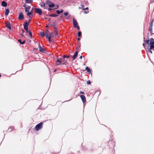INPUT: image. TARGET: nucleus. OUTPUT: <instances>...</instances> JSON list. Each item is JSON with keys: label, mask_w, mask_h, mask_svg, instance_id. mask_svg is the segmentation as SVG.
<instances>
[{"label": "nucleus", "mask_w": 154, "mask_h": 154, "mask_svg": "<svg viewBox=\"0 0 154 154\" xmlns=\"http://www.w3.org/2000/svg\"><path fill=\"white\" fill-rule=\"evenodd\" d=\"M144 41L145 42L146 44L148 45H150V50H152L154 48V39L151 38L150 39L144 40Z\"/></svg>", "instance_id": "1"}, {"label": "nucleus", "mask_w": 154, "mask_h": 154, "mask_svg": "<svg viewBox=\"0 0 154 154\" xmlns=\"http://www.w3.org/2000/svg\"><path fill=\"white\" fill-rule=\"evenodd\" d=\"M43 124V123L42 122H41L37 124L35 127V130L36 131H37L41 129L42 128Z\"/></svg>", "instance_id": "2"}, {"label": "nucleus", "mask_w": 154, "mask_h": 154, "mask_svg": "<svg viewBox=\"0 0 154 154\" xmlns=\"http://www.w3.org/2000/svg\"><path fill=\"white\" fill-rule=\"evenodd\" d=\"M35 12L37 14H38L39 15H41L42 14V10L39 8H35Z\"/></svg>", "instance_id": "3"}, {"label": "nucleus", "mask_w": 154, "mask_h": 154, "mask_svg": "<svg viewBox=\"0 0 154 154\" xmlns=\"http://www.w3.org/2000/svg\"><path fill=\"white\" fill-rule=\"evenodd\" d=\"M47 3L50 8H53L54 6V4L49 0L47 1Z\"/></svg>", "instance_id": "4"}, {"label": "nucleus", "mask_w": 154, "mask_h": 154, "mask_svg": "<svg viewBox=\"0 0 154 154\" xmlns=\"http://www.w3.org/2000/svg\"><path fill=\"white\" fill-rule=\"evenodd\" d=\"M73 25L74 28H76V26H78V23L76 20L74 18L73 19Z\"/></svg>", "instance_id": "5"}, {"label": "nucleus", "mask_w": 154, "mask_h": 154, "mask_svg": "<svg viewBox=\"0 0 154 154\" xmlns=\"http://www.w3.org/2000/svg\"><path fill=\"white\" fill-rule=\"evenodd\" d=\"M80 97L83 103H85L86 102V99L85 96L83 95L80 96Z\"/></svg>", "instance_id": "6"}, {"label": "nucleus", "mask_w": 154, "mask_h": 154, "mask_svg": "<svg viewBox=\"0 0 154 154\" xmlns=\"http://www.w3.org/2000/svg\"><path fill=\"white\" fill-rule=\"evenodd\" d=\"M60 60H61L62 64L63 65L66 64L67 63V60H66L63 57L60 58Z\"/></svg>", "instance_id": "7"}, {"label": "nucleus", "mask_w": 154, "mask_h": 154, "mask_svg": "<svg viewBox=\"0 0 154 154\" xmlns=\"http://www.w3.org/2000/svg\"><path fill=\"white\" fill-rule=\"evenodd\" d=\"M18 19L20 20H22L24 19V16L22 12H20L19 14Z\"/></svg>", "instance_id": "8"}, {"label": "nucleus", "mask_w": 154, "mask_h": 154, "mask_svg": "<svg viewBox=\"0 0 154 154\" xmlns=\"http://www.w3.org/2000/svg\"><path fill=\"white\" fill-rule=\"evenodd\" d=\"M56 65L57 66H59L61 65L62 64V63L61 62V60H60V58H57L56 61Z\"/></svg>", "instance_id": "9"}, {"label": "nucleus", "mask_w": 154, "mask_h": 154, "mask_svg": "<svg viewBox=\"0 0 154 154\" xmlns=\"http://www.w3.org/2000/svg\"><path fill=\"white\" fill-rule=\"evenodd\" d=\"M29 23H28V22H25L23 25V28L24 29H26L28 28V25L29 24Z\"/></svg>", "instance_id": "10"}, {"label": "nucleus", "mask_w": 154, "mask_h": 154, "mask_svg": "<svg viewBox=\"0 0 154 154\" xmlns=\"http://www.w3.org/2000/svg\"><path fill=\"white\" fill-rule=\"evenodd\" d=\"M27 15L29 17H32L33 14H32V11L27 12L26 13Z\"/></svg>", "instance_id": "11"}, {"label": "nucleus", "mask_w": 154, "mask_h": 154, "mask_svg": "<svg viewBox=\"0 0 154 154\" xmlns=\"http://www.w3.org/2000/svg\"><path fill=\"white\" fill-rule=\"evenodd\" d=\"M78 54V52L77 51H76L75 53V54H74V55L72 57V59L73 60L75 59L77 56Z\"/></svg>", "instance_id": "12"}, {"label": "nucleus", "mask_w": 154, "mask_h": 154, "mask_svg": "<svg viewBox=\"0 0 154 154\" xmlns=\"http://www.w3.org/2000/svg\"><path fill=\"white\" fill-rule=\"evenodd\" d=\"M5 23L6 27H7L9 29L11 30V26L10 23V22H6Z\"/></svg>", "instance_id": "13"}, {"label": "nucleus", "mask_w": 154, "mask_h": 154, "mask_svg": "<svg viewBox=\"0 0 154 154\" xmlns=\"http://www.w3.org/2000/svg\"><path fill=\"white\" fill-rule=\"evenodd\" d=\"M30 8L31 7L30 6L27 5L26 7L25 8V12H29Z\"/></svg>", "instance_id": "14"}, {"label": "nucleus", "mask_w": 154, "mask_h": 154, "mask_svg": "<svg viewBox=\"0 0 154 154\" xmlns=\"http://www.w3.org/2000/svg\"><path fill=\"white\" fill-rule=\"evenodd\" d=\"M2 5L4 7H6L7 6V3L5 1H2Z\"/></svg>", "instance_id": "15"}, {"label": "nucleus", "mask_w": 154, "mask_h": 154, "mask_svg": "<svg viewBox=\"0 0 154 154\" xmlns=\"http://www.w3.org/2000/svg\"><path fill=\"white\" fill-rule=\"evenodd\" d=\"M33 2V0H25V2L27 3H32Z\"/></svg>", "instance_id": "16"}, {"label": "nucleus", "mask_w": 154, "mask_h": 154, "mask_svg": "<svg viewBox=\"0 0 154 154\" xmlns=\"http://www.w3.org/2000/svg\"><path fill=\"white\" fill-rule=\"evenodd\" d=\"M39 51L41 52H43L45 51L44 48H42L40 46H39Z\"/></svg>", "instance_id": "17"}, {"label": "nucleus", "mask_w": 154, "mask_h": 154, "mask_svg": "<svg viewBox=\"0 0 154 154\" xmlns=\"http://www.w3.org/2000/svg\"><path fill=\"white\" fill-rule=\"evenodd\" d=\"M9 12V10L8 9H7L5 10V16H7L8 15V14Z\"/></svg>", "instance_id": "18"}, {"label": "nucleus", "mask_w": 154, "mask_h": 154, "mask_svg": "<svg viewBox=\"0 0 154 154\" xmlns=\"http://www.w3.org/2000/svg\"><path fill=\"white\" fill-rule=\"evenodd\" d=\"M85 70H86L87 71V72H88L89 73H91V70L88 67H86Z\"/></svg>", "instance_id": "19"}, {"label": "nucleus", "mask_w": 154, "mask_h": 154, "mask_svg": "<svg viewBox=\"0 0 154 154\" xmlns=\"http://www.w3.org/2000/svg\"><path fill=\"white\" fill-rule=\"evenodd\" d=\"M18 42H19V43L20 44H21L22 45H23V44H24L25 43L26 41H25L24 40V41H23V42H22L21 41V40L20 39H19L18 40Z\"/></svg>", "instance_id": "20"}, {"label": "nucleus", "mask_w": 154, "mask_h": 154, "mask_svg": "<svg viewBox=\"0 0 154 154\" xmlns=\"http://www.w3.org/2000/svg\"><path fill=\"white\" fill-rule=\"evenodd\" d=\"M40 35L41 37H42L44 36L45 35V32H41L40 33Z\"/></svg>", "instance_id": "21"}, {"label": "nucleus", "mask_w": 154, "mask_h": 154, "mask_svg": "<svg viewBox=\"0 0 154 154\" xmlns=\"http://www.w3.org/2000/svg\"><path fill=\"white\" fill-rule=\"evenodd\" d=\"M58 31H54V33H55V37H58L59 36V35H58V34L57 32Z\"/></svg>", "instance_id": "22"}, {"label": "nucleus", "mask_w": 154, "mask_h": 154, "mask_svg": "<svg viewBox=\"0 0 154 154\" xmlns=\"http://www.w3.org/2000/svg\"><path fill=\"white\" fill-rule=\"evenodd\" d=\"M58 16V15L56 14H52L49 15V16L50 17H57Z\"/></svg>", "instance_id": "23"}, {"label": "nucleus", "mask_w": 154, "mask_h": 154, "mask_svg": "<svg viewBox=\"0 0 154 154\" xmlns=\"http://www.w3.org/2000/svg\"><path fill=\"white\" fill-rule=\"evenodd\" d=\"M50 25L54 28L56 26V23L55 22H53L50 24Z\"/></svg>", "instance_id": "24"}, {"label": "nucleus", "mask_w": 154, "mask_h": 154, "mask_svg": "<svg viewBox=\"0 0 154 154\" xmlns=\"http://www.w3.org/2000/svg\"><path fill=\"white\" fill-rule=\"evenodd\" d=\"M80 5L81 6L80 7H79V9H82L84 7V5L83 3H82L80 4Z\"/></svg>", "instance_id": "25"}, {"label": "nucleus", "mask_w": 154, "mask_h": 154, "mask_svg": "<svg viewBox=\"0 0 154 154\" xmlns=\"http://www.w3.org/2000/svg\"><path fill=\"white\" fill-rule=\"evenodd\" d=\"M49 36H50L51 37H53L54 36V32H51L49 35Z\"/></svg>", "instance_id": "26"}, {"label": "nucleus", "mask_w": 154, "mask_h": 154, "mask_svg": "<svg viewBox=\"0 0 154 154\" xmlns=\"http://www.w3.org/2000/svg\"><path fill=\"white\" fill-rule=\"evenodd\" d=\"M41 6L43 7L44 9H45L46 8V6L44 3H43L42 5Z\"/></svg>", "instance_id": "27"}, {"label": "nucleus", "mask_w": 154, "mask_h": 154, "mask_svg": "<svg viewBox=\"0 0 154 154\" xmlns=\"http://www.w3.org/2000/svg\"><path fill=\"white\" fill-rule=\"evenodd\" d=\"M149 29V31H150V32H151L152 30V26H150Z\"/></svg>", "instance_id": "28"}, {"label": "nucleus", "mask_w": 154, "mask_h": 154, "mask_svg": "<svg viewBox=\"0 0 154 154\" xmlns=\"http://www.w3.org/2000/svg\"><path fill=\"white\" fill-rule=\"evenodd\" d=\"M28 33H29V35L30 36V37H32V32L30 31H29L28 32Z\"/></svg>", "instance_id": "29"}, {"label": "nucleus", "mask_w": 154, "mask_h": 154, "mask_svg": "<svg viewBox=\"0 0 154 154\" xmlns=\"http://www.w3.org/2000/svg\"><path fill=\"white\" fill-rule=\"evenodd\" d=\"M48 29H47L45 32V35H48Z\"/></svg>", "instance_id": "30"}, {"label": "nucleus", "mask_w": 154, "mask_h": 154, "mask_svg": "<svg viewBox=\"0 0 154 154\" xmlns=\"http://www.w3.org/2000/svg\"><path fill=\"white\" fill-rule=\"evenodd\" d=\"M81 32L80 31H79L78 33V36L80 37L81 35Z\"/></svg>", "instance_id": "31"}, {"label": "nucleus", "mask_w": 154, "mask_h": 154, "mask_svg": "<svg viewBox=\"0 0 154 154\" xmlns=\"http://www.w3.org/2000/svg\"><path fill=\"white\" fill-rule=\"evenodd\" d=\"M63 14L65 16H66L68 15V13L67 12H64V13Z\"/></svg>", "instance_id": "32"}, {"label": "nucleus", "mask_w": 154, "mask_h": 154, "mask_svg": "<svg viewBox=\"0 0 154 154\" xmlns=\"http://www.w3.org/2000/svg\"><path fill=\"white\" fill-rule=\"evenodd\" d=\"M51 37H50V36H49L48 37V39L49 41V42H51Z\"/></svg>", "instance_id": "33"}, {"label": "nucleus", "mask_w": 154, "mask_h": 154, "mask_svg": "<svg viewBox=\"0 0 154 154\" xmlns=\"http://www.w3.org/2000/svg\"><path fill=\"white\" fill-rule=\"evenodd\" d=\"M86 83L88 85H89L91 84V81H90V80H88V81L87 82H86Z\"/></svg>", "instance_id": "34"}, {"label": "nucleus", "mask_w": 154, "mask_h": 154, "mask_svg": "<svg viewBox=\"0 0 154 154\" xmlns=\"http://www.w3.org/2000/svg\"><path fill=\"white\" fill-rule=\"evenodd\" d=\"M69 57L68 56L64 55L63 56V57L65 59V58H69Z\"/></svg>", "instance_id": "35"}, {"label": "nucleus", "mask_w": 154, "mask_h": 154, "mask_svg": "<svg viewBox=\"0 0 154 154\" xmlns=\"http://www.w3.org/2000/svg\"><path fill=\"white\" fill-rule=\"evenodd\" d=\"M29 20L28 21V23H29L30 22V20H31L32 19V17H29Z\"/></svg>", "instance_id": "36"}, {"label": "nucleus", "mask_w": 154, "mask_h": 154, "mask_svg": "<svg viewBox=\"0 0 154 154\" xmlns=\"http://www.w3.org/2000/svg\"><path fill=\"white\" fill-rule=\"evenodd\" d=\"M54 29H55V30H54V31H58L57 30V27H56V26H55V27H54Z\"/></svg>", "instance_id": "37"}, {"label": "nucleus", "mask_w": 154, "mask_h": 154, "mask_svg": "<svg viewBox=\"0 0 154 154\" xmlns=\"http://www.w3.org/2000/svg\"><path fill=\"white\" fill-rule=\"evenodd\" d=\"M89 9V8L88 7H87L86 8H83V10L84 11H85V10H88Z\"/></svg>", "instance_id": "38"}, {"label": "nucleus", "mask_w": 154, "mask_h": 154, "mask_svg": "<svg viewBox=\"0 0 154 154\" xmlns=\"http://www.w3.org/2000/svg\"><path fill=\"white\" fill-rule=\"evenodd\" d=\"M56 12L57 14H60L61 13L60 12V11L59 10H57Z\"/></svg>", "instance_id": "39"}, {"label": "nucleus", "mask_w": 154, "mask_h": 154, "mask_svg": "<svg viewBox=\"0 0 154 154\" xmlns=\"http://www.w3.org/2000/svg\"><path fill=\"white\" fill-rule=\"evenodd\" d=\"M89 12V11H84V13L85 14H87Z\"/></svg>", "instance_id": "40"}, {"label": "nucleus", "mask_w": 154, "mask_h": 154, "mask_svg": "<svg viewBox=\"0 0 154 154\" xmlns=\"http://www.w3.org/2000/svg\"><path fill=\"white\" fill-rule=\"evenodd\" d=\"M76 28H77V29H78L79 30V29H80L79 27L78 26H76Z\"/></svg>", "instance_id": "41"}, {"label": "nucleus", "mask_w": 154, "mask_h": 154, "mask_svg": "<svg viewBox=\"0 0 154 154\" xmlns=\"http://www.w3.org/2000/svg\"><path fill=\"white\" fill-rule=\"evenodd\" d=\"M15 112L14 110H13L11 112V113L13 114H14V112Z\"/></svg>", "instance_id": "42"}, {"label": "nucleus", "mask_w": 154, "mask_h": 154, "mask_svg": "<svg viewBox=\"0 0 154 154\" xmlns=\"http://www.w3.org/2000/svg\"><path fill=\"white\" fill-rule=\"evenodd\" d=\"M49 36V35H46V36H45L46 38L48 39V38Z\"/></svg>", "instance_id": "43"}, {"label": "nucleus", "mask_w": 154, "mask_h": 154, "mask_svg": "<svg viewBox=\"0 0 154 154\" xmlns=\"http://www.w3.org/2000/svg\"><path fill=\"white\" fill-rule=\"evenodd\" d=\"M80 94H85L84 92H83V91H81L80 92Z\"/></svg>", "instance_id": "44"}, {"label": "nucleus", "mask_w": 154, "mask_h": 154, "mask_svg": "<svg viewBox=\"0 0 154 154\" xmlns=\"http://www.w3.org/2000/svg\"><path fill=\"white\" fill-rule=\"evenodd\" d=\"M23 7H24V8H26V7H27V5H23Z\"/></svg>", "instance_id": "45"}, {"label": "nucleus", "mask_w": 154, "mask_h": 154, "mask_svg": "<svg viewBox=\"0 0 154 154\" xmlns=\"http://www.w3.org/2000/svg\"><path fill=\"white\" fill-rule=\"evenodd\" d=\"M63 12V9L61 10L60 11V13H62Z\"/></svg>", "instance_id": "46"}, {"label": "nucleus", "mask_w": 154, "mask_h": 154, "mask_svg": "<svg viewBox=\"0 0 154 154\" xmlns=\"http://www.w3.org/2000/svg\"><path fill=\"white\" fill-rule=\"evenodd\" d=\"M59 7V6L58 5H57L56 6V8L55 9H57Z\"/></svg>", "instance_id": "47"}, {"label": "nucleus", "mask_w": 154, "mask_h": 154, "mask_svg": "<svg viewBox=\"0 0 154 154\" xmlns=\"http://www.w3.org/2000/svg\"><path fill=\"white\" fill-rule=\"evenodd\" d=\"M153 23H151L150 25V26H153Z\"/></svg>", "instance_id": "48"}, {"label": "nucleus", "mask_w": 154, "mask_h": 154, "mask_svg": "<svg viewBox=\"0 0 154 154\" xmlns=\"http://www.w3.org/2000/svg\"><path fill=\"white\" fill-rule=\"evenodd\" d=\"M26 32H28V28L27 29H24Z\"/></svg>", "instance_id": "49"}, {"label": "nucleus", "mask_w": 154, "mask_h": 154, "mask_svg": "<svg viewBox=\"0 0 154 154\" xmlns=\"http://www.w3.org/2000/svg\"><path fill=\"white\" fill-rule=\"evenodd\" d=\"M154 21V19H153V20H152L151 23H153Z\"/></svg>", "instance_id": "50"}, {"label": "nucleus", "mask_w": 154, "mask_h": 154, "mask_svg": "<svg viewBox=\"0 0 154 154\" xmlns=\"http://www.w3.org/2000/svg\"><path fill=\"white\" fill-rule=\"evenodd\" d=\"M150 33H151V35L153 34V33L152 32H152H150Z\"/></svg>", "instance_id": "51"}, {"label": "nucleus", "mask_w": 154, "mask_h": 154, "mask_svg": "<svg viewBox=\"0 0 154 154\" xmlns=\"http://www.w3.org/2000/svg\"><path fill=\"white\" fill-rule=\"evenodd\" d=\"M80 38H77V40L78 41H80Z\"/></svg>", "instance_id": "52"}, {"label": "nucleus", "mask_w": 154, "mask_h": 154, "mask_svg": "<svg viewBox=\"0 0 154 154\" xmlns=\"http://www.w3.org/2000/svg\"><path fill=\"white\" fill-rule=\"evenodd\" d=\"M143 47H145V44L144 43H143Z\"/></svg>", "instance_id": "53"}, {"label": "nucleus", "mask_w": 154, "mask_h": 154, "mask_svg": "<svg viewBox=\"0 0 154 154\" xmlns=\"http://www.w3.org/2000/svg\"><path fill=\"white\" fill-rule=\"evenodd\" d=\"M82 56L81 55L80 56V58L81 59H82Z\"/></svg>", "instance_id": "54"}, {"label": "nucleus", "mask_w": 154, "mask_h": 154, "mask_svg": "<svg viewBox=\"0 0 154 154\" xmlns=\"http://www.w3.org/2000/svg\"><path fill=\"white\" fill-rule=\"evenodd\" d=\"M149 52H150L151 53H152V51H151V50H149Z\"/></svg>", "instance_id": "55"}, {"label": "nucleus", "mask_w": 154, "mask_h": 154, "mask_svg": "<svg viewBox=\"0 0 154 154\" xmlns=\"http://www.w3.org/2000/svg\"><path fill=\"white\" fill-rule=\"evenodd\" d=\"M51 10V8H49V9H48V10H49V11H50V10Z\"/></svg>", "instance_id": "56"}, {"label": "nucleus", "mask_w": 154, "mask_h": 154, "mask_svg": "<svg viewBox=\"0 0 154 154\" xmlns=\"http://www.w3.org/2000/svg\"><path fill=\"white\" fill-rule=\"evenodd\" d=\"M82 2H84V1H82Z\"/></svg>", "instance_id": "57"}, {"label": "nucleus", "mask_w": 154, "mask_h": 154, "mask_svg": "<svg viewBox=\"0 0 154 154\" xmlns=\"http://www.w3.org/2000/svg\"><path fill=\"white\" fill-rule=\"evenodd\" d=\"M33 10L32 9L30 11H32V12Z\"/></svg>", "instance_id": "58"}, {"label": "nucleus", "mask_w": 154, "mask_h": 154, "mask_svg": "<svg viewBox=\"0 0 154 154\" xmlns=\"http://www.w3.org/2000/svg\"><path fill=\"white\" fill-rule=\"evenodd\" d=\"M50 18H49L48 20V21H49L50 20Z\"/></svg>", "instance_id": "59"}, {"label": "nucleus", "mask_w": 154, "mask_h": 154, "mask_svg": "<svg viewBox=\"0 0 154 154\" xmlns=\"http://www.w3.org/2000/svg\"><path fill=\"white\" fill-rule=\"evenodd\" d=\"M152 2H154V0H153V1H152Z\"/></svg>", "instance_id": "60"}, {"label": "nucleus", "mask_w": 154, "mask_h": 154, "mask_svg": "<svg viewBox=\"0 0 154 154\" xmlns=\"http://www.w3.org/2000/svg\"><path fill=\"white\" fill-rule=\"evenodd\" d=\"M47 27H48V26H46Z\"/></svg>", "instance_id": "61"}, {"label": "nucleus", "mask_w": 154, "mask_h": 154, "mask_svg": "<svg viewBox=\"0 0 154 154\" xmlns=\"http://www.w3.org/2000/svg\"><path fill=\"white\" fill-rule=\"evenodd\" d=\"M145 39V37H144V39Z\"/></svg>", "instance_id": "62"}, {"label": "nucleus", "mask_w": 154, "mask_h": 154, "mask_svg": "<svg viewBox=\"0 0 154 154\" xmlns=\"http://www.w3.org/2000/svg\"><path fill=\"white\" fill-rule=\"evenodd\" d=\"M23 32H24L23 30Z\"/></svg>", "instance_id": "63"}, {"label": "nucleus", "mask_w": 154, "mask_h": 154, "mask_svg": "<svg viewBox=\"0 0 154 154\" xmlns=\"http://www.w3.org/2000/svg\"><path fill=\"white\" fill-rule=\"evenodd\" d=\"M45 19H47V18H45Z\"/></svg>", "instance_id": "64"}]
</instances>
